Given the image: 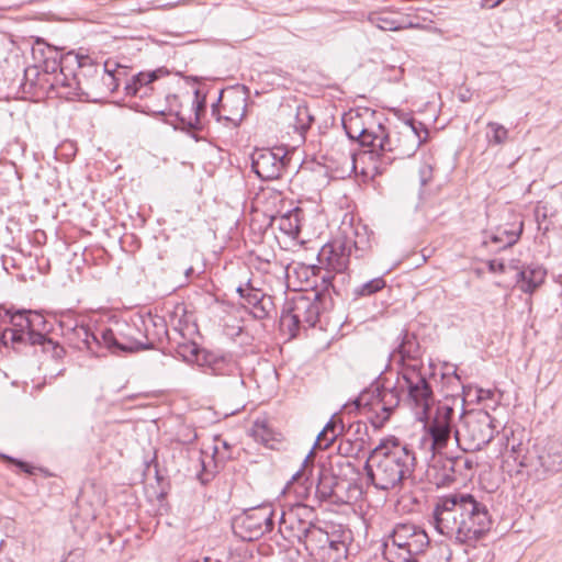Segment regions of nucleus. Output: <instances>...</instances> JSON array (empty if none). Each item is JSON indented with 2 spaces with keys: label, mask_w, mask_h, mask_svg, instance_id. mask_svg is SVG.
<instances>
[{
  "label": "nucleus",
  "mask_w": 562,
  "mask_h": 562,
  "mask_svg": "<svg viewBox=\"0 0 562 562\" xmlns=\"http://www.w3.org/2000/svg\"><path fill=\"white\" fill-rule=\"evenodd\" d=\"M436 530L460 544H473L492 527L487 506L469 493L439 498L434 509Z\"/></svg>",
  "instance_id": "1"
},
{
  "label": "nucleus",
  "mask_w": 562,
  "mask_h": 562,
  "mask_svg": "<svg viewBox=\"0 0 562 562\" xmlns=\"http://www.w3.org/2000/svg\"><path fill=\"white\" fill-rule=\"evenodd\" d=\"M416 457L409 445L390 436L370 451L364 464L368 479L381 491L398 490L415 471Z\"/></svg>",
  "instance_id": "2"
},
{
  "label": "nucleus",
  "mask_w": 562,
  "mask_h": 562,
  "mask_svg": "<svg viewBox=\"0 0 562 562\" xmlns=\"http://www.w3.org/2000/svg\"><path fill=\"white\" fill-rule=\"evenodd\" d=\"M427 138L428 130L414 119L403 122L395 131L386 132L382 125L376 145L371 150L379 159L375 169L382 171L395 160L411 158Z\"/></svg>",
  "instance_id": "3"
},
{
  "label": "nucleus",
  "mask_w": 562,
  "mask_h": 562,
  "mask_svg": "<svg viewBox=\"0 0 562 562\" xmlns=\"http://www.w3.org/2000/svg\"><path fill=\"white\" fill-rule=\"evenodd\" d=\"M498 402L493 405L485 404L483 409L470 411L460 416V425L454 429V439L463 451L481 450L488 445L498 432L499 423L488 413L487 408L495 409Z\"/></svg>",
  "instance_id": "4"
},
{
  "label": "nucleus",
  "mask_w": 562,
  "mask_h": 562,
  "mask_svg": "<svg viewBox=\"0 0 562 562\" xmlns=\"http://www.w3.org/2000/svg\"><path fill=\"white\" fill-rule=\"evenodd\" d=\"M429 544L426 531L413 522H398L384 538L382 553L387 562H417Z\"/></svg>",
  "instance_id": "5"
},
{
  "label": "nucleus",
  "mask_w": 562,
  "mask_h": 562,
  "mask_svg": "<svg viewBox=\"0 0 562 562\" xmlns=\"http://www.w3.org/2000/svg\"><path fill=\"white\" fill-rule=\"evenodd\" d=\"M401 403L397 385H386L381 379L360 393L353 402L356 409L368 415L374 428H382Z\"/></svg>",
  "instance_id": "6"
},
{
  "label": "nucleus",
  "mask_w": 562,
  "mask_h": 562,
  "mask_svg": "<svg viewBox=\"0 0 562 562\" xmlns=\"http://www.w3.org/2000/svg\"><path fill=\"white\" fill-rule=\"evenodd\" d=\"M321 293L308 296L296 293L290 300H286L280 316V327L286 331L291 338L297 336L300 329L314 327L319 318Z\"/></svg>",
  "instance_id": "7"
},
{
  "label": "nucleus",
  "mask_w": 562,
  "mask_h": 562,
  "mask_svg": "<svg viewBox=\"0 0 562 562\" xmlns=\"http://www.w3.org/2000/svg\"><path fill=\"white\" fill-rule=\"evenodd\" d=\"M57 323L61 336L69 347L80 351L87 350L99 356L101 348L104 347L101 339V328L98 331H92L85 317L78 316L71 311L61 312Z\"/></svg>",
  "instance_id": "8"
},
{
  "label": "nucleus",
  "mask_w": 562,
  "mask_h": 562,
  "mask_svg": "<svg viewBox=\"0 0 562 562\" xmlns=\"http://www.w3.org/2000/svg\"><path fill=\"white\" fill-rule=\"evenodd\" d=\"M168 106L166 109H156L148 104L142 106L140 111L153 115H175L178 123L183 130H198L200 127V117L205 112V95L196 89L191 100L187 102L188 108L184 110L183 103L179 101L178 95L170 94L166 97Z\"/></svg>",
  "instance_id": "9"
},
{
  "label": "nucleus",
  "mask_w": 562,
  "mask_h": 562,
  "mask_svg": "<svg viewBox=\"0 0 562 562\" xmlns=\"http://www.w3.org/2000/svg\"><path fill=\"white\" fill-rule=\"evenodd\" d=\"M401 376L402 381H397V387L401 392L406 390L407 401L415 409L416 416L422 419L427 416L432 403L431 386L417 363L404 366Z\"/></svg>",
  "instance_id": "10"
},
{
  "label": "nucleus",
  "mask_w": 562,
  "mask_h": 562,
  "mask_svg": "<svg viewBox=\"0 0 562 562\" xmlns=\"http://www.w3.org/2000/svg\"><path fill=\"white\" fill-rule=\"evenodd\" d=\"M301 544L316 562H341L348 554L345 539H340V536L329 535L316 525Z\"/></svg>",
  "instance_id": "11"
},
{
  "label": "nucleus",
  "mask_w": 562,
  "mask_h": 562,
  "mask_svg": "<svg viewBox=\"0 0 562 562\" xmlns=\"http://www.w3.org/2000/svg\"><path fill=\"white\" fill-rule=\"evenodd\" d=\"M341 123L349 139L357 140L362 147L372 148L376 145L383 125L376 120L375 112L368 108L344 113Z\"/></svg>",
  "instance_id": "12"
},
{
  "label": "nucleus",
  "mask_w": 562,
  "mask_h": 562,
  "mask_svg": "<svg viewBox=\"0 0 562 562\" xmlns=\"http://www.w3.org/2000/svg\"><path fill=\"white\" fill-rule=\"evenodd\" d=\"M314 518L315 510L312 506L296 503L286 510H282L279 519V532L286 541L301 543L315 526Z\"/></svg>",
  "instance_id": "13"
},
{
  "label": "nucleus",
  "mask_w": 562,
  "mask_h": 562,
  "mask_svg": "<svg viewBox=\"0 0 562 562\" xmlns=\"http://www.w3.org/2000/svg\"><path fill=\"white\" fill-rule=\"evenodd\" d=\"M142 333L137 319L132 323L116 322L114 327L101 328L103 346L114 353L144 350Z\"/></svg>",
  "instance_id": "14"
},
{
  "label": "nucleus",
  "mask_w": 562,
  "mask_h": 562,
  "mask_svg": "<svg viewBox=\"0 0 562 562\" xmlns=\"http://www.w3.org/2000/svg\"><path fill=\"white\" fill-rule=\"evenodd\" d=\"M274 510L271 505L247 509L234 521V532L246 541H254L273 529Z\"/></svg>",
  "instance_id": "15"
},
{
  "label": "nucleus",
  "mask_w": 562,
  "mask_h": 562,
  "mask_svg": "<svg viewBox=\"0 0 562 562\" xmlns=\"http://www.w3.org/2000/svg\"><path fill=\"white\" fill-rule=\"evenodd\" d=\"M248 88H232L227 91L221 90L215 103L212 104V115L216 120L239 125L246 115Z\"/></svg>",
  "instance_id": "16"
},
{
  "label": "nucleus",
  "mask_w": 562,
  "mask_h": 562,
  "mask_svg": "<svg viewBox=\"0 0 562 562\" xmlns=\"http://www.w3.org/2000/svg\"><path fill=\"white\" fill-rule=\"evenodd\" d=\"M288 162V155L281 147L256 149L251 155V168L265 181L279 179Z\"/></svg>",
  "instance_id": "17"
},
{
  "label": "nucleus",
  "mask_w": 562,
  "mask_h": 562,
  "mask_svg": "<svg viewBox=\"0 0 562 562\" xmlns=\"http://www.w3.org/2000/svg\"><path fill=\"white\" fill-rule=\"evenodd\" d=\"M531 465L528 473H533L537 480H546L548 475L560 471L562 465V447L557 442L543 446L533 445L531 448Z\"/></svg>",
  "instance_id": "18"
},
{
  "label": "nucleus",
  "mask_w": 562,
  "mask_h": 562,
  "mask_svg": "<svg viewBox=\"0 0 562 562\" xmlns=\"http://www.w3.org/2000/svg\"><path fill=\"white\" fill-rule=\"evenodd\" d=\"M191 353L195 356V360L204 372L212 375H228L235 378L236 382L243 386L239 367L232 356L221 355L209 350H198L195 346H191Z\"/></svg>",
  "instance_id": "19"
},
{
  "label": "nucleus",
  "mask_w": 562,
  "mask_h": 562,
  "mask_svg": "<svg viewBox=\"0 0 562 562\" xmlns=\"http://www.w3.org/2000/svg\"><path fill=\"white\" fill-rule=\"evenodd\" d=\"M119 80L113 70L109 68L99 69V75L90 78V80H85L83 85L67 93L74 97H86L89 100L98 101L116 91Z\"/></svg>",
  "instance_id": "20"
},
{
  "label": "nucleus",
  "mask_w": 562,
  "mask_h": 562,
  "mask_svg": "<svg viewBox=\"0 0 562 562\" xmlns=\"http://www.w3.org/2000/svg\"><path fill=\"white\" fill-rule=\"evenodd\" d=\"M454 409L449 405H439L436 416L429 425V438L425 442L429 443L430 451L440 450L447 447L453 430Z\"/></svg>",
  "instance_id": "21"
},
{
  "label": "nucleus",
  "mask_w": 562,
  "mask_h": 562,
  "mask_svg": "<svg viewBox=\"0 0 562 562\" xmlns=\"http://www.w3.org/2000/svg\"><path fill=\"white\" fill-rule=\"evenodd\" d=\"M0 318L11 324V328H5L2 333L4 344L9 341L12 346L16 344H26L27 339H32L29 331L30 311H15L11 308L0 307Z\"/></svg>",
  "instance_id": "22"
},
{
  "label": "nucleus",
  "mask_w": 562,
  "mask_h": 562,
  "mask_svg": "<svg viewBox=\"0 0 562 562\" xmlns=\"http://www.w3.org/2000/svg\"><path fill=\"white\" fill-rule=\"evenodd\" d=\"M351 256L350 245L336 238L322 247L317 258L321 266L328 267L335 273H344L349 267Z\"/></svg>",
  "instance_id": "23"
},
{
  "label": "nucleus",
  "mask_w": 562,
  "mask_h": 562,
  "mask_svg": "<svg viewBox=\"0 0 562 562\" xmlns=\"http://www.w3.org/2000/svg\"><path fill=\"white\" fill-rule=\"evenodd\" d=\"M76 61L78 65V71L75 72L71 78H68L61 68L60 75L55 77V82L52 86L61 85L63 87L68 88L69 91H72L83 85L85 80H90V78L99 75V69L109 68L108 63L100 65L94 63L91 57L85 55H76Z\"/></svg>",
  "instance_id": "24"
},
{
  "label": "nucleus",
  "mask_w": 562,
  "mask_h": 562,
  "mask_svg": "<svg viewBox=\"0 0 562 562\" xmlns=\"http://www.w3.org/2000/svg\"><path fill=\"white\" fill-rule=\"evenodd\" d=\"M426 476L437 487H448L456 483L458 477L451 457L432 452Z\"/></svg>",
  "instance_id": "25"
},
{
  "label": "nucleus",
  "mask_w": 562,
  "mask_h": 562,
  "mask_svg": "<svg viewBox=\"0 0 562 562\" xmlns=\"http://www.w3.org/2000/svg\"><path fill=\"white\" fill-rule=\"evenodd\" d=\"M522 228L524 222L515 218L513 222L498 225L494 231L487 232L484 244H493L498 250L506 249L518 241Z\"/></svg>",
  "instance_id": "26"
},
{
  "label": "nucleus",
  "mask_w": 562,
  "mask_h": 562,
  "mask_svg": "<svg viewBox=\"0 0 562 562\" xmlns=\"http://www.w3.org/2000/svg\"><path fill=\"white\" fill-rule=\"evenodd\" d=\"M137 326L140 328L142 342L145 345L144 350L153 349L156 344L161 342L164 337L167 336L166 323L161 317H138Z\"/></svg>",
  "instance_id": "27"
},
{
  "label": "nucleus",
  "mask_w": 562,
  "mask_h": 562,
  "mask_svg": "<svg viewBox=\"0 0 562 562\" xmlns=\"http://www.w3.org/2000/svg\"><path fill=\"white\" fill-rule=\"evenodd\" d=\"M369 22L383 31H400L405 29H415L418 24L408 21L404 16H393L390 12H372L368 18Z\"/></svg>",
  "instance_id": "28"
},
{
  "label": "nucleus",
  "mask_w": 562,
  "mask_h": 562,
  "mask_svg": "<svg viewBox=\"0 0 562 562\" xmlns=\"http://www.w3.org/2000/svg\"><path fill=\"white\" fill-rule=\"evenodd\" d=\"M352 234L353 237L345 236L341 239L350 245V254L356 258L366 257L372 249V234L366 226H356Z\"/></svg>",
  "instance_id": "29"
},
{
  "label": "nucleus",
  "mask_w": 562,
  "mask_h": 562,
  "mask_svg": "<svg viewBox=\"0 0 562 562\" xmlns=\"http://www.w3.org/2000/svg\"><path fill=\"white\" fill-rule=\"evenodd\" d=\"M396 352L398 353L400 359L403 362V367L407 364L405 363L406 361H413L414 363H417L422 368V363L419 362L422 358V349L414 334H411L408 331L403 333Z\"/></svg>",
  "instance_id": "30"
},
{
  "label": "nucleus",
  "mask_w": 562,
  "mask_h": 562,
  "mask_svg": "<svg viewBox=\"0 0 562 562\" xmlns=\"http://www.w3.org/2000/svg\"><path fill=\"white\" fill-rule=\"evenodd\" d=\"M303 211L300 207H295L280 216L272 218V224H276L278 228L285 235L296 238L301 232V216Z\"/></svg>",
  "instance_id": "31"
},
{
  "label": "nucleus",
  "mask_w": 562,
  "mask_h": 562,
  "mask_svg": "<svg viewBox=\"0 0 562 562\" xmlns=\"http://www.w3.org/2000/svg\"><path fill=\"white\" fill-rule=\"evenodd\" d=\"M313 458L314 451L312 449L305 457L301 469L292 475L289 482V485H299L302 488V491H296V494L300 496H306L314 484V481L311 479L313 469L310 465L313 462Z\"/></svg>",
  "instance_id": "32"
},
{
  "label": "nucleus",
  "mask_w": 562,
  "mask_h": 562,
  "mask_svg": "<svg viewBox=\"0 0 562 562\" xmlns=\"http://www.w3.org/2000/svg\"><path fill=\"white\" fill-rule=\"evenodd\" d=\"M52 329V324L38 312L30 311L29 331L32 339H27L29 345L36 346L44 341Z\"/></svg>",
  "instance_id": "33"
},
{
  "label": "nucleus",
  "mask_w": 562,
  "mask_h": 562,
  "mask_svg": "<svg viewBox=\"0 0 562 562\" xmlns=\"http://www.w3.org/2000/svg\"><path fill=\"white\" fill-rule=\"evenodd\" d=\"M546 270L540 266H529L518 272L520 289L525 293H532L546 279Z\"/></svg>",
  "instance_id": "34"
},
{
  "label": "nucleus",
  "mask_w": 562,
  "mask_h": 562,
  "mask_svg": "<svg viewBox=\"0 0 562 562\" xmlns=\"http://www.w3.org/2000/svg\"><path fill=\"white\" fill-rule=\"evenodd\" d=\"M485 138L491 147L504 146L509 139V131L503 124L491 121L486 124Z\"/></svg>",
  "instance_id": "35"
},
{
  "label": "nucleus",
  "mask_w": 562,
  "mask_h": 562,
  "mask_svg": "<svg viewBox=\"0 0 562 562\" xmlns=\"http://www.w3.org/2000/svg\"><path fill=\"white\" fill-rule=\"evenodd\" d=\"M367 450V439L358 436L355 440L342 439L338 446V452L344 457L359 458Z\"/></svg>",
  "instance_id": "36"
},
{
  "label": "nucleus",
  "mask_w": 562,
  "mask_h": 562,
  "mask_svg": "<svg viewBox=\"0 0 562 562\" xmlns=\"http://www.w3.org/2000/svg\"><path fill=\"white\" fill-rule=\"evenodd\" d=\"M160 70H155L150 72H139L132 77L131 81L126 82L124 89L126 95H135L137 94V89H140L142 86H150L156 79H158Z\"/></svg>",
  "instance_id": "37"
},
{
  "label": "nucleus",
  "mask_w": 562,
  "mask_h": 562,
  "mask_svg": "<svg viewBox=\"0 0 562 562\" xmlns=\"http://www.w3.org/2000/svg\"><path fill=\"white\" fill-rule=\"evenodd\" d=\"M385 285V280L382 277H378L360 285L355 286L352 289L351 295L355 300L360 297H368L383 290Z\"/></svg>",
  "instance_id": "38"
},
{
  "label": "nucleus",
  "mask_w": 562,
  "mask_h": 562,
  "mask_svg": "<svg viewBox=\"0 0 562 562\" xmlns=\"http://www.w3.org/2000/svg\"><path fill=\"white\" fill-rule=\"evenodd\" d=\"M336 485L335 479L319 471L315 494L321 501H328L334 495V487Z\"/></svg>",
  "instance_id": "39"
},
{
  "label": "nucleus",
  "mask_w": 562,
  "mask_h": 562,
  "mask_svg": "<svg viewBox=\"0 0 562 562\" xmlns=\"http://www.w3.org/2000/svg\"><path fill=\"white\" fill-rule=\"evenodd\" d=\"M509 458H512L519 468L528 469L531 463V449L525 447L522 442H513L509 447Z\"/></svg>",
  "instance_id": "40"
},
{
  "label": "nucleus",
  "mask_w": 562,
  "mask_h": 562,
  "mask_svg": "<svg viewBox=\"0 0 562 562\" xmlns=\"http://www.w3.org/2000/svg\"><path fill=\"white\" fill-rule=\"evenodd\" d=\"M453 462V468L456 469L457 477L470 479L472 476L473 470L476 465V462L469 457L457 456L451 457Z\"/></svg>",
  "instance_id": "41"
},
{
  "label": "nucleus",
  "mask_w": 562,
  "mask_h": 562,
  "mask_svg": "<svg viewBox=\"0 0 562 562\" xmlns=\"http://www.w3.org/2000/svg\"><path fill=\"white\" fill-rule=\"evenodd\" d=\"M237 292L239 293L240 297L245 300L246 304L249 307L254 304L259 303L260 301L268 296L261 290L254 288L250 281H248L244 285L240 284L237 288Z\"/></svg>",
  "instance_id": "42"
},
{
  "label": "nucleus",
  "mask_w": 562,
  "mask_h": 562,
  "mask_svg": "<svg viewBox=\"0 0 562 562\" xmlns=\"http://www.w3.org/2000/svg\"><path fill=\"white\" fill-rule=\"evenodd\" d=\"M273 310H274V304L272 302V297L268 295L259 303L250 306V314L256 319H265L270 316V314Z\"/></svg>",
  "instance_id": "43"
},
{
  "label": "nucleus",
  "mask_w": 562,
  "mask_h": 562,
  "mask_svg": "<svg viewBox=\"0 0 562 562\" xmlns=\"http://www.w3.org/2000/svg\"><path fill=\"white\" fill-rule=\"evenodd\" d=\"M40 78V70L36 66H31L24 69L23 80L21 87L25 93H34Z\"/></svg>",
  "instance_id": "44"
},
{
  "label": "nucleus",
  "mask_w": 562,
  "mask_h": 562,
  "mask_svg": "<svg viewBox=\"0 0 562 562\" xmlns=\"http://www.w3.org/2000/svg\"><path fill=\"white\" fill-rule=\"evenodd\" d=\"M344 429L342 422L335 420L333 417L323 429V436H330L324 445V449H327L344 432Z\"/></svg>",
  "instance_id": "45"
},
{
  "label": "nucleus",
  "mask_w": 562,
  "mask_h": 562,
  "mask_svg": "<svg viewBox=\"0 0 562 562\" xmlns=\"http://www.w3.org/2000/svg\"><path fill=\"white\" fill-rule=\"evenodd\" d=\"M334 270H329L328 267L322 266L318 268L317 276L321 279L322 292L329 294L330 289L333 292L338 293L334 285Z\"/></svg>",
  "instance_id": "46"
},
{
  "label": "nucleus",
  "mask_w": 562,
  "mask_h": 562,
  "mask_svg": "<svg viewBox=\"0 0 562 562\" xmlns=\"http://www.w3.org/2000/svg\"><path fill=\"white\" fill-rule=\"evenodd\" d=\"M38 346L42 347V350L45 353H49L54 359H63L66 353L65 348L59 342L53 340L49 337L42 341Z\"/></svg>",
  "instance_id": "47"
},
{
  "label": "nucleus",
  "mask_w": 562,
  "mask_h": 562,
  "mask_svg": "<svg viewBox=\"0 0 562 562\" xmlns=\"http://www.w3.org/2000/svg\"><path fill=\"white\" fill-rule=\"evenodd\" d=\"M251 432L256 440H259L263 443H268L272 439V434L265 420L257 419L254 423Z\"/></svg>",
  "instance_id": "48"
},
{
  "label": "nucleus",
  "mask_w": 562,
  "mask_h": 562,
  "mask_svg": "<svg viewBox=\"0 0 562 562\" xmlns=\"http://www.w3.org/2000/svg\"><path fill=\"white\" fill-rule=\"evenodd\" d=\"M418 173H419L420 186L425 187L426 184H428L430 182V180L432 178V168L428 164H423L419 167Z\"/></svg>",
  "instance_id": "49"
},
{
  "label": "nucleus",
  "mask_w": 562,
  "mask_h": 562,
  "mask_svg": "<svg viewBox=\"0 0 562 562\" xmlns=\"http://www.w3.org/2000/svg\"><path fill=\"white\" fill-rule=\"evenodd\" d=\"M353 434L355 438L358 436H363L367 441L369 440V436L367 432V426L360 422L353 423L349 426L347 430V435Z\"/></svg>",
  "instance_id": "50"
},
{
  "label": "nucleus",
  "mask_w": 562,
  "mask_h": 562,
  "mask_svg": "<svg viewBox=\"0 0 562 562\" xmlns=\"http://www.w3.org/2000/svg\"><path fill=\"white\" fill-rule=\"evenodd\" d=\"M488 270L493 273H504L506 271V265L501 259H493L488 261Z\"/></svg>",
  "instance_id": "51"
},
{
  "label": "nucleus",
  "mask_w": 562,
  "mask_h": 562,
  "mask_svg": "<svg viewBox=\"0 0 562 562\" xmlns=\"http://www.w3.org/2000/svg\"><path fill=\"white\" fill-rule=\"evenodd\" d=\"M494 396H495V393L492 390H484V389L477 390V401L480 403H484L485 401H490V400L493 401Z\"/></svg>",
  "instance_id": "52"
},
{
  "label": "nucleus",
  "mask_w": 562,
  "mask_h": 562,
  "mask_svg": "<svg viewBox=\"0 0 562 562\" xmlns=\"http://www.w3.org/2000/svg\"><path fill=\"white\" fill-rule=\"evenodd\" d=\"M535 213H536V218L538 222H540L541 220H546L547 205H541V204L537 205Z\"/></svg>",
  "instance_id": "53"
},
{
  "label": "nucleus",
  "mask_w": 562,
  "mask_h": 562,
  "mask_svg": "<svg viewBox=\"0 0 562 562\" xmlns=\"http://www.w3.org/2000/svg\"><path fill=\"white\" fill-rule=\"evenodd\" d=\"M10 460L14 462L25 473H32L33 468L29 463L15 459Z\"/></svg>",
  "instance_id": "54"
},
{
  "label": "nucleus",
  "mask_w": 562,
  "mask_h": 562,
  "mask_svg": "<svg viewBox=\"0 0 562 562\" xmlns=\"http://www.w3.org/2000/svg\"><path fill=\"white\" fill-rule=\"evenodd\" d=\"M153 91L151 86H142L140 89H137V94L140 99L148 97Z\"/></svg>",
  "instance_id": "55"
},
{
  "label": "nucleus",
  "mask_w": 562,
  "mask_h": 562,
  "mask_svg": "<svg viewBox=\"0 0 562 562\" xmlns=\"http://www.w3.org/2000/svg\"><path fill=\"white\" fill-rule=\"evenodd\" d=\"M330 438V436H323V430L318 434L315 442V447H318L321 449H324V445L327 442V439Z\"/></svg>",
  "instance_id": "56"
},
{
  "label": "nucleus",
  "mask_w": 562,
  "mask_h": 562,
  "mask_svg": "<svg viewBox=\"0 0 562 562\" xmlns=\"http://www.w3.org/2000/svg\"><path fill=\"white\" fill-rule=\"evenodd\" d=\"M504 0H482V7L493 9V8L497 7Z\"/></svg>",
  "instance_id": "57"
},
{
  "label": "nucleus",
  "mask_w": 562,
  "mask_h": 562,
  "mask_svg": "<svg viewBox=\"0 0 562 562\" xmlns=\"http://www.w3.org/2000/svg\"><path fill=\"white\" fill-rule=\"evenodd\" d=\"M49 68L52 69V71H55L56 68H57V64H56V60L54 59L53 61V66L50 67L48 61L46 60L45 61V72H48Z\"/></svg>",
  "instance_id": "58"
},
{
  "label": "nucleus",
  "mask_w": 562,
  "mask_h": 562,
  "mask_svg": "<svg viewBox=\"0 0 562 562\" xmlns=\"http://www.w3.org/2000/svg\"><path fill=\"white\" fill-rule=\"evenodd\" d=\"M173 7H175V4H172V3H166V4L157 7V9L167 10V9H171Z\"/></svg>",
  "instance_id": "59"
},
{
  "label": "nucleus",
  "mask_w": 562,
  "mask_h": 562,
  "mask_svg": "<svg viewBox=\"0 0 562 562\" xmlns=\"http://www.w3.org/2000/svg\"><path fill=\"white\" fill-rule=\"evenodd\" d=\"M349 156L351 158L352 167L355 168V154L350 153Z\"/></svg>",
  "instance_id": "60"
},
{
  "label": "nucleus",
  "mask_w": 562,
  "mask_h": 562,
  "mask_svg": "<svg viewBox=\"0 0 562 562\" xmlns=\"http://www.w3.org/2000/svg\"><path fill=\"white\" fill-rule=\"evenodd\" d=\"M347 438H350L351 440H355L353 434L347 435Z\"/></svg>",
  "instance_id": "61"
},
{
  "label": "nucleus",
  "mask_w": 562,
  "mask_h": 562,
  "mask_svg": "<svg viewBox=\"0 0 562 562\" xmlns=\"http://www.w3.org/2000/svg\"><path fill=\"white\" fill-rule=\"evenodd\" d=\"M290 487H293V490H295V492L297 491L295 485H289L288 484V488H290Z\"/></svg>",
  "instance_id": "62"
},
{
  "label": "nucleus",
  "mask_w": 562,
  "mask_h": 562,
  "mask_svg": "<svg viewBox=\"0 0 562 562\" xmlns=\"http://www.w3.org/2000/svg\"><path fill=\"white\" fill-rule=\"evenodd\" d=\"M506 439H508L507 435H505ZM506 446H509V440H507Z\"/></svg>",
  "instance_id": "63"
}]
</instances>
